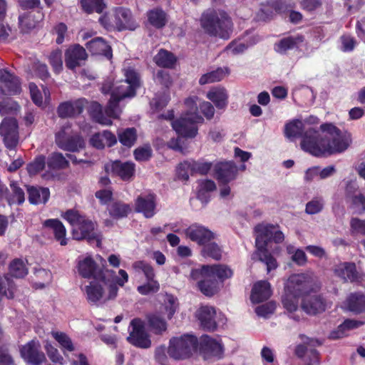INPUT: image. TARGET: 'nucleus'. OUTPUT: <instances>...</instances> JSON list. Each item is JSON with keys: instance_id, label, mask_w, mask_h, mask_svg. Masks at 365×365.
Masks as SVG:
<instances>
[{"instance_id": "1", "label": "nucleus", "mask_w": 365, "mask_h": 365, "mask_svg": "<svg viewBox=\"0 0 365 365\" xmlns=\"http://www.w3.org/2000/svg\"><path fill=\"white\" fill-rule=\"evenodd\" d=\"M284 134L289 139L302 136V149L317 157L341 153L351 143L349 137L331 123L322 124L316 130L300 120H293L285 125Z\"/></svg>"}, {"instance_id": "2", "label": "nucleus", "mask_w": 365, "mask_h": 365, "mask_svg": "<svg viewBox=\"0 0 365 365\" xmlns=\"http://www.w3.org/2000/svg\"><path fill=\"white\" fill-rule=\"evenodd\" d=\"M125 80L115 83L106 81L102 86L103 93H110V98L105 111L102 106L95 102L91 106V114L97 123L103 125H110L112 118H118L120 114L118 106L120 101L131 98L135 95V91L140 86L138 74L133 68L124 69Z\"/></svg>"}, {"instance_id": "3", "label": "nucleus", "mask_w": 365, "mask_h": 365, "mask_svg": "<svg viewBox=\"0 0 365 365\" xmlns=\"http://www.w3.org/2000/svg\"><path fill=\"white\" fill-rule=\"evenodd\" d=\"M319 287L318 279L312 270L292 274L287 278L284 285L282 302L284 309L290 313L292 318L299 320V317L294 314L298 310L299 298L316 292Z\"/></svg>"}, {"instance_id": "4", "label": "nucleus", "mask_w": 365, "mask_h": 365, "mask_svg": "<svg viewBox=\"0 0 365 365\" xmlns=\"http://www.w3.org/2000/svg\"><path fill=\"white\" fill-rule=\"evenodd\" d=\"M233 276V271L225 264L202 265L193 269L190 278L197 281L200 290L206 296H213L223 287L226 279Z\"/></svg>"}, {"instance_id": "5", "label": "nucleus", "mask_w": 365, "mask_h": 365, "mask_svg": "<svg viewBox=\"0 0 365 365\" xmlns=\"http://www.w3.org/2000/svg\"><path fill=\"white\" fill-rule=\"evenodd\" d=\"M256 251L252 255L253 260H259L267 267V274L278 267L277 259L266 249L267 243L272 240L281 243L284 240V233L278 226L269 224H259L255 228Z\"/></svg>"}, {"instance_id": "6", "label": "nucleus", "mask_w": 365, "mask_h": 365, "mask_svg": "<svg viewBox=\"0 0 365 365\" xmlns=\"http://www.w3.org/2000/svg\"><path fill=\"white\" fill-rule=\"evenodd\" d=\"M198 98L197 96L189 97L185 101L186 108L185 113L182 116L173 120L174 111L168 110L166 114H163L160 118L171 121V125L176 133L181 137L187 138H195L198 132V124L204 123V118L198 113Z\"/></svg>"}, {"instance_id": "7", "label": "nucleus", "mask_w": 365, "mask_h": 365, "mask_svg": "<svg viewBox=\"0 0 365 365\" xmlns=\"http://www.w3.org/2000/svg\"><path fill=\"white\" fill-rule=\"evenodd\" d=\"M118 274L119 277L115 279V283H108L105 276L104 282L92 279L83 288L88 301L97 303L115 299L118 292L117 285L123 287L128 281V274L124 269H120Z\"/></svg>"}, {"instance_id": "8", "label": "nucleus", "mask_w": 365, "mask_h": 365, "mask_svg": "<svg viewBox=\"0 0 365 365\" xmlns=\"http://www.w3.org/2000/svg\"><path fill=\"white\" fill-rule=\"evenodd\" d=\"M200 24L205 33L222 39H228L232 32V20L222 10L206 11L201 16Z\"/></svg>"}, {"instance_id": "9", "label": "nucleus", "mask_w": 365, "mask_h": 365, "mask_svg": "<svg viewBox=\"0 0 365 365\" xmlns=\"http://www.w3.org/2000/svg\"><path fill=\"white\" fill-rule=\"evenodd\" d=\"M61 216L71 225L73 239L96 240L98 246L101 245V235L95 230V223L91 220L73 210L66 211Z\"/></svg>"}, {"instance_id": "10", "label": "nucleus", "mask_w": 365, "mask_h": 365, "mask_svg": "<svg viewBox=\"0 0 365 365\" xmlns=\"http://www.w3.org/2000/svg\"><path fill=\"white\" fill-rule=\"evenodd\" d=\"M99 21L108 31L127 29L133 31L138 26L131 11L123 7L115 8L111 12L102 16Z\"/></svg>"}, {"instance_id": "11", "label": "nucleus", "mask_w": 365, "mask_h": 365, "mask_svg": "<svg viewBox=\"0 0 365 365\" xmlns=\"http://www.w3.org/2000/svg\"><path fill=\"white\" fill-rule=\"evenodd\" d=\"M197 338L192 334L173 336L170 339L168 354L175 360L187 359L197 351Z\"/></svg>"}, {"instance_id": "12", "label": "nucleus", "mask_w": 365, "mask_h": 365, "mask_svg": "<svg viewBox=\"0 0 365 365\" xmlns=\"http://www.w3.org/2000/svg\"><path fill=\"white\" fill-rule=\"evenodd\" d=\"M55 142L61 149L70 152H76L84 147L83 139L74 132L69 124L63 125L56 133Z\"/></svg>"}, {"instance_id": "13", "label": "nucleus", "mask_w": 365, "mask_h": 365, "mask_svg": "<svg viewBox=\"0 0 365 365\" xmlns=\"http://www.w3.org/2000/svg\"><path fill=\"white\" fill-rule=\"evenodd\" d=\"M76 271L81 277L104 282V272L90 254L81 255L76 259Z\"/></svg>"}, {"instance_id": "14", "label": "nucleus", "mask_w": 365, "mask_h": 365, "mask_svg": "<svg viewBox=\"0 0 365 365\" xmlns=\"http://www.w3.org/2000/svg\"><path fill=\"white\" fill-rule=\"evenodd\" d=\"M128 342L137 347L147 349L151 345L148 334L145 329V322L139 319H133L128 327Z\"/></svg>"}, {"instance_id": "15", "label": "nucleus", "mask_w": 365, "mask_h": 365, "mask_svg": "<svg viewBox=\"0 0 365 365\" xmlns=\"http://www.w3.org/2000/svg\"><path fill=\"white\" fill-rule=\"evenodd\" d=\"M261 40V38L254 31H249L240 38L232 41L225 48V51L228 55H239L243 53L249 47L252 46Z\"/></svg>"}, {"instance_id": "16", "label": "nucleus", "mask_w": 365, "mask_h": 365, "mask_svg": "<svg viewBox=\"0 0 365 365\" xmlns=\"http://www.w3.org/2000/svg\"><path fill=\"white\" fill-rule=\"evenodd\" d=\"M223 346L220 340L203 336L200 341V354L206 361L217 360L223 356Z\"/></svg>"}, {"instance_id": "17", "label": "nucleus", "mask_w": 365, "mask_h": 365, "mask_svg": "<svg viewBox=\"0 0 365 365\" xmlns=\"http://www.w3.org/2000/svg\"><path fill=\"white\" fill-rule=\"evenodd\" d=\"M0 135L6 147L14 149L19 143L17 121L14 118H5L0 125Z\"/></svg>"}, {"instance_id": "18", "label": "nucleus", "mask_w": 365, "mask_h": 365, "mask_svg": "<svg viewBox=\"0 0 365 365\" xmlns=\"http://www.w3.org/2000/svg\"><path fill=\"white\" fill-rule=\"evenodd\" d=\"M40 349L39 341L33 339L22 346L20 349L21 356L28 363L33 365H41L46 361V356Z\"/></svg>"}, {"instance_id": "19", "label": "nucleus", "mask_w": 365, "mask_h": 365, "mask_svg": "<svg viewBox=\"0 0 365 365\" xmlns=\"http://www.w3.org/2000/svg\"><path fill=\"white\" fill-rule=\"evenodd\" d=\"M106 171L119 177L124 181L130 180L134 176L135 165L133 162L113 161L105 166Z\"/></svg>"}, {"instance_id": "20", "label": "nucleus", "mask_w": 365, "mask_h": 365, "mask_svg": "<svg viewBox=\"0 0 365 365\" xmlns=\"http://www.w3.org/2000/svg\"><path fill=\"white\" fill-rule=\"evenodd\" d=\"M184 232L187 238L200 245H204L215 238L212 232L198 224L191 225Z\"/></svg>"}, {"instance_id": "21", "label": "nucleus", "mask_w": 365, "mask_h": 365, "mask_svg": "<svg viewBox=\"0 0 365 365\" xmlns=\"http://www.w3.org/2000/svg\"><path fill=\"white\" fill-rule=\"evenodd\" d=\"M197 316L202 325L209 330H214L224 317L220 312L217 314L215 309L210 306H202L197 310Z\"/></svg>"}, {"instance_id": "22", "label": "nucleus", "mask_w": 365, "mask_h": 365, "mask_svg": "<svg viewBox=\"0 0 365 365\" xmlns=\"http://www.w3.org/2000/svg\"><path fill=\"white\" fill-rule=\"evenodd\" d=\"M135 210L146 218L153 217L156 213V196L153 193L139 195L135 202Z\"/></svg>"}, {"instance_id": "23", "label": "nucleus", "mask_w": 365, "mask_h": 365, "mask_svg": "<svg viewBox=\"0 0 365 365\" xmlns=\"http://www.w3.org/2000/svg\"><path fill=\"white\" fill-rule=\"evenodd\" d=\"M20 91L19 78L6 69L0 70V93L16 95Z\"/></svg>"}, {"instance_id": "24", "label": "nucleus", "mask_w": 365, "mask_h": 365, "mask_svg": "<svg viewBox=\"0 0 365 365\" xmlns=\"http://www.w3.org/2000/svg\"><path fill=\"white\" fill-rule=\"evenodd\" d=\"M214 172L220 183H227L235 179L237 168L232 161L220 162L215 165Z\"/></svg>"}, {"instance_id": "25", "label": "nucleus", "mask_w": 365, "mask_h": 365, "mask_svg": "<svg viewBox=\"0 0 365 365\" xmlns=\"http://www.w3.org/2000/svg\"><path fill=\"white\" fill-rule=\"evenodd\" d=\"M86 58V50L78 44L70 46L65 52V62L69 69H74L80 66Z\"/></svg>"}, {"instance_id": "26", "label": "nucleus", "mask_w": 365, "mask_h": 365, "mask_svg": "<svg viewBox=\"0 0 365 365\" xmlns=\"http://www.w3.org/2000/svg\"><path fill=\"white\" fill-rule=\"evenodd\" d=\"M287 9L285 0H269L262 6L260 11V19L263 21L272 19L276 14H283Z\"/></svg>"}, {"instance_id": "27", "label": "nucleus", "mask_w": 365, "mask_h": 365, "mask_svg": "<svg viewBox=\"0 0 365 365\" xmlns=\"http://www.w3.org/2000/svg\"><path fill=\"white\" fill-rule=\"evenodd\" d=\"M270 284L266 280L255 282L252 287L250 299L252 303L257 304L268 299L272 295Z\"/></svg>"}, {"instance_id": "28", "label": "nucleus", "mask_w": 365, "mask_h": 365, "mask_svg": "<svg viewBox=\"0 0 365 365\" xmlns=\"http://www.w3.org/2000/svg\"><path fill=\"white\" fill-rule=\"evenodd\" d=\"M43 226L48 231L51 232L56 241L61 245L64 246L68 243V239L66 237V230L63 223L58 219H48L43 222Z\"/></svg>"}, {"instance_id": "29", "label": "nucleus", "mask_w": 365, "mask_h": 365, "mask_svg": "<svg viewBox=\"0 0 365 365\" xmlns=\"http://www.w3.org/2000/svg\"><path fill=\"white\" fill-rule=\"evenodd\" d=\"M227 91L222 86L211 88L206 93V98L210 101L217 109H225L228 104Z\"/></svg>"}, {"instance_id": "30", "label": "nucleus", "mask_w": 365, "mask_h": 365, "mask_svg": "<svg viewBox=\"0 0 365 365\" xmlns=\"http://www.w3.org/2000/svg\"><path fill=\"white\" fill-rule=\"evenodd\" d=\"M85 104L83 99H78L73 102H65L61 103L58 113L60 117L67 118L78 115L82 113Z\"/></svg>"}, {"instance_id": "31", "label": "nucleus", "mask_w": 365, "mask_h": 365, "mask_svg": "<svg viewBox=\"0 0 365 365\" xmlns=\"http://www.w3.org/2000/svg\"><path fill=\"white\" fill-rule=\"evenodd\" d=\"M117 143V138L109 130L94 134L90 139V143L98 149H102L105 146L111 147Z\"/></svg>"}, {"instance_id": "32", "label": "nucleus", "mask_w": 365, "mask_h": 365, "mask_svg": "<svg viewBox=\"0 0 365 365\" xmlns=\"http://www.w3.org/2000/svg\"><path fill=\"white\" fill-rule=\"evenodd\" d=\"M344 307L356 314L365 312V294H351L344 302Z\"/></svg>"}, {"instance_id": "33", "label": "nucleus", "mask_w": 365, "mask_h": 365, "mask_svg": "<svg viewBox=\"0 0 365 365\" xmlns=\"http://www.w3.org/2000/svg\"><path fill=\"white\" fill-rule=\"evenodd\" d=\"M86 46L93 54L103 55L108 58L112 57L110 46L101 37L92 39L87 43Z\"/></svg>"}, {"instance_id": "34", "label": "nucleus", "mask_w": 365, "mask_h": 365, "mask_svg": "<svg viewBox=\"0 0 365 365\" xmlns=\"http://www.w3.org/2000/svg\"><path fill=\"white\" fill-rule=\"evenodd\" d=\"M304 41L303 36L297 34L290 36L281 39L274 46V49L277 52L283 53L289 49H292L295 47L301 45Z\"/></svg>"}, {"instance_id": "35", "label": "nucleus", "mask_w": 365, "mask_h": 365, "mask_svg": "<svg viewBox=\"0 0 365 365\" xmlns=\"http://www.w3.org/2000/svg\"><path fill=\"white\" fill-rule=\"evenodd\" d=\"M364 324V322L346 319L337 329L330 333L329 337L332 339L342 338L348 334L350 330L356 329Z\"/></svg>"}, {"instance_id": "36", "label": "nucleus", "mask_w": 365, "mask_h": 365, "mask_svg": "<svg viewBox=\"0 0 365 365\" xmlns=\"http://www.w3.org/2000/svg\"><path fill=\"white\" fill-rule=\"evenodd\" d=\"M302 308L309 314H316L325 309V304L321 297L313 296L303 299Z\"/></svg>"}, {"instance_id": "37", "label": "nucleus", "mask_w": 365, "mask_h": 365, "mask_svg": "<svg viewBox=\"0 0 365 365\" xmlns=\"http://www.w3.org/2000/svg\"><path fill=\"white\" fill-rule=\"evenodd\" d=\"M336 274L345 281L358 280V273L356 270V266L354 263L344 262L337 265L334 270Z\"/></svg>"}, {"instance_id": "38", "label": "nucleus", "mask_w": 365, "mask_h": 365, "mask_svg": "<svg viewBox=\"0 0 365 365\" xmlns=\"http://www.w3.org/2000/svg\"><path fill=\"white\" fill-rule=\"evenodd\" d=\"M29 91L33 102L38 106H43L46 104L50 97L49 91L41 86V90L34 83H30Z\"/></svg>"}, {"instance_id": "39", "label": "nucleus", "mask_w": 365, "mask_h": 365, "mask_svg": "<svg viewBox=\"0 0 365 365\" xmlns=\"http://www.w3.org/2000/svg\"><path fill=\"white\" fill-rule=\"evenodd\" d=\"M29 200L31 204H44L50 197V192L47 187H29L27 189Z\"/></svg>"}, {"instance_id": "40", "label": "nucleus", "mask_w": 365, "mask_h": 365, "mask_svg": "<svg viewBox=\"0 0 365 365\" xmlns=\"http://www.w3.org/2000/svg\"><path fill=\"white\" fill-rule=\"evenodd\" d=\"M147 18L149 24L156 29H162L168 22L167 14L158 8L148 11Z\"/></svg>"}, {"instance_id": "41", "label": "nucleus", "mask_w": 365, "mask_h": 365, "mask_svg": "<svg viewBox=\"0 0 365 365\" xmlns=\"http://www.w3.org/2000/svg\"><path fill=\"white\" fill-rule=\"evenodd\" d=\"M229 73L230 69L227 67L217 68L214 71L202 75L199 80V83L200 85H205L220 81L225 76H228Z\"/></svg>"}, {"instance_id": "42", "label": "nucleus", "mask_w": 365, "mask_h": 365, "mask_svg": "<svg viewBox=\"0 0 365 365\" xmlns=\"http://www.w3.org/2000/svg\"><path fill=\"white\" fill-rule=\"evenodd\" d=\"M216 190V185L211 180H201L198 181L197 198L202 202L207 203L210 197V192Z\"/></svg>"}, {"instance_id": "43", "label": "nucleus", "mask_w": 365, "mask_h": 365, "mask_svg": "<svg viewBox=\"0 0 365 365\" xmlns=\"http://www.w3.org/2000/svg\"><path fill=\"white\" fill-rule=\"evenodd\" d=\"M295 354L299 357L306 356L305 365H319V354L315 349L308 350L306 346L299 344L296 347Z\"/></svg>"}, {"instance_id": "44", "label": "nucleus", "mask_w": 365, "mask_h": 365, "mask_svg": "<svg viewBox=\"0 0 365 365\" xmlns=\"http://www.w3.org/2000/svg\"><path fill=\"white\" fill-rule=\"evenodd\" d=\"M42 17V14L40 12L37 13V17L35 16L34 13L29 12L27 14L19 16V24L24 31H28L29 30L35 28L41 21Z\"/></svg>"}, {"instance_id": "45", "label": "nucleus", "mask_w": 365, "mask_h": 365, "mask_svg": "<svg viewBox=\"0 0 365 365\" xmlns=\"http://www.w3.org/2000/svg\"><path fill=\"white\" fill-rule=\"evenodd\" d=\"M108 211L111 217L118 219L126 217L131 212V207L122 202H115L110 205Z\"/></svg>"}, {"instance_id": "46", "label": "nucleus", "mask_w": 365, "mask_h": 365, "mask_svg": "<svg viewBox=\"0 0 365 365\" xmlns=\"http://www.w3.org/2000/svg\"><path fill=\"white\" fill-rule=\"evenodd\" d=\"M51 335L59 344L65 355L67 351H74L75 346L71 338L66 333L61 331H52Z\"/></svg>"}, {"instance_id": "47", "label": "nucleus", "mask_w": 365, "mask_h": 365, "mask_svg": "<svg viewBox=\"0 0 365 365\" xmlns=\"http://www.w3.org/2000/svg\"><path fill=\"white\" fill-rule=\"evenodd\" d=\"M156 64L160 67L172 68L175 63V57L170 52L161 49L154 57Z\"/></svg>"}, {"instance_id": "48", "label": "nucleus", "mask_w": 365, "mask_h": 365, "mask_svg": "<svg viewBox=\"0 0 365 365\" xmlns=\"http://www.w3.org/2000/svg\"><path fill=\"white\" fill-rule=\"evenodd\" d=\"M150 329L155 334H161L167 329L166 322L157 313L147 317Z\"/></svg>"}, {"instance_id": "49", "label": "nucleus", "mask_w": 365, "mask_h": 365, "mask_svg": "<svg viewBox=\"0 0 365 365\" xmlns=\"http://www.w3.org/2000/svg\"><path fill=\"white\" fill-rule=\"evenodd\" d=\"M47 164L51 170L64 169L68 166V161L60 153H53L49 155Z\"/></svg>"}, {"instance_id": "50", "label": "nucleus", "mask_w": 365, "mask_h": 365, "mask_svg": "<svg viewBox=\"0 0 365 365\" xmlns=\"http://www.w3.org/2000/svg\"><path fill=\"white\" fill-rule=\"evenodd\" d=\"M286 250L287 253L291 255L292 260L297 265L304 266L307 263V255L302 249L296 248L292 245H288Z\"/></svg>"}, {"instance_id": "51", "label": "nucleus", "mask_w": 365, "mask_h": 365, "mask_svg": "<svg viewBox=\"0 0 365 365\" xmlns=\"http://www.w3.org/2000/svg\"><path fill=\"white\" fill-rule=\"evenodd\" d=\"M119 141L126 147H131L137 139V132L133 128H126L118 133Z\"/></svg>"}, {"instance_id": "52", "label": "nucleus", "mask_w": 365, "mask_h": 365, "mask_svg": "<svg viewBox=\"0 0 365 365\" xmlns=\"http://www.w3.org/2000/svg\"><path fill=\"white\" fill-rule=\"evenodd\" d=\"M9 272L11 276L16 278H21L27 274L28 268L26 267L24 260L16 259L10 264Z\"/></svg>"}, {"instance_id": "53", "label": "nucleus", "mask_w": 365, "mask_h": 365, "mask_svg": "<svg viewBox=\"0 0 365 365\" xmlns=\"http://www.w3.org/2000/svg\"><path fill=\"white\" fill-rule=\"evenodd\" d=\"M191 166L190 160L179 163L175 170L177 179L187 182L190 178V175H192Z\"/></svg>"}, {"instance_id": "54", "label": "nucleus", "mask_w": 365, "mask_h": 365, "mask_svg": "<svg viewBox=\"0 0 365 365\" xmlns=\"http://www.w3.org/2000/svg\"><path fill=\"white\" fill-rule=\"evenodd\" d=\"M178 301L171 294H167L164 299V309L168 319H170L178 309Z\"/></svg>"}, {"instance_id": "55", "label": "nucleus", "mask_w": 365, "mask_h": 365, "mask_svg": "<svg viewBox=\"0 0 365 365\" xmlns=\"http://www.w3.org/2000/svg\"><path fill=\"white\" fill-rule=\"evenodd\" d=\"M14 289L13 283L8 277H0V302L4 296L8 299L13 298Z\"/></svg>"}, {"instance_id": "56", "label": "nucleus", "mask_w": 365, "mask_h": 365, "mask_svg": "<svg viewBox=\"0 0 365 365\" xmlns=\"http://www.w3.org/2000/svg\"><path fill=\"white\" fill-rule=\"evenodd\" d=\"M191 168H192V174H200V175H206L211 170L212 167V164L210 162H207L205 160H190Z\"/></svg>"}, {"instance_id": "57", "label": "nucleus", "mask_w": 365, "mask_h": 365, "mask_svg": "<svg viewBox=\"0 0 365 365\" xmlns=\"http://www.w3.org/2000/svg\"><path fill=\"white\" fill-rule=\"evenodd\" d=\"M81 4L83 9L88 13H101L105 8L103 0H81Z\"/></svg>"}, {"instance_id": "58", "label": "nucleus", "mask_w": 365, "mask_h": 365, "mask_svg": "<svg viewBox=\"0 0 365 365\" xmlns=\"http://www.w3.org/2000/svg\"><path fill=\"white\" fill-rule=\"evenodd\" d=\"M324 200L322 197H315L306 204L305 212L308 215L319 213L324 208Z\"/></svg>"}, {"instance_id": "59", "label": "nucleus", "mask_w": 365, "mask_h": 365, "mask_svg": "<svg viewBox=\"0 0 365 365\" xmlns=\"http://www.w3.org/2000/svg\"><path fill=\"white\" fill-rule=\"evenodd\" d=\"M10 187L12 190V196L7 197V201L9 205L14 203L22 204L25 200L24 192L20 188L18 184L15 182L10 183Z\"/></svg>"}, {"instance_id": "60", "label": "nucleus", "mask_w": 365, "mask_h": 365, "mask_svg": "<svg viewBox=\"0 0 365 365\" xmlns=\"http://www.w3.org/2000/svg\"><path fill=\"white\" fill-rule=\"evenodd\" d=\"M203 246L202 254L204 257H212L216 260L221 258L222 250L217 244L209 242Z\"/></svg>"}, {"instance_id": "61", "label": "nucleus", "mask_w": 365, "mask_h": 365, "mask_svg": "<svg viewBox=\"0 0 365 365\" xmlns=\"http://www.w3.org/2000/svg\"><path fill=\"white\" fill-rule=\"evenodd\" d=\"M49 63L55 73H59L63 69L62 53L56 49L51 53L48 56Z\"/></svg>"}, {"instance_id": "62", "label": "nucleus", "mask_w": 365, "mask_h": 365, "mask_svg": "<svg viewBox=\"0 0 365 365\" xmlns=\"http://www.w3.org/2000/svg\"><path fill=\"white\" fill-rule=\"evenodd\" d=\"M46 354L53 363L63 365L65 362L63 357L61 355L58 350L54 347L50 342L46 341L45 346Z\"/></svg>"}, {"instance_id": "63", "label": "nucleus", "mask_w": 365, "mask_h": 365, "mask_svg": "<svg viewBox=\"0 0 365 365\" xmlns=\"http://www.w3.org/2000/svg\"><path fill=\"white\" fill-rule=\"evenodd\" d=\"M351 207L355 213L362 215L365 212V195L361 192L353 195L351 199Z\"/></svg>"}, {"instance_id": "64", "label": "nucleus", "mask_w": 365, "mask_h": 365, "mask_svg": "<svg viewBox=\"0 0 365 365\" xmlns=\"http://www.w3.org/2000/svg\"><path fill=\"white\" fill-rule=\"evenodd\" d=\"M350 232L353 235H365V220L358 217L350 220Z\"/></svg>"}]
</instances>
